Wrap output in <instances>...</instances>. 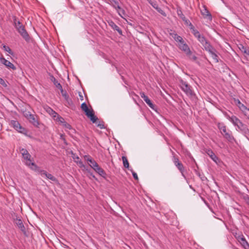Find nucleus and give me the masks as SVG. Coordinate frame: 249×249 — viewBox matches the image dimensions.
<instances>
[{"label":"nucleus","instance_id":"1","mask_svg":"<svg viewBox=\"0 0 249 249\" xmlns=\"http://www.w3.org/2000/svg\"><path fill=\"white\" fill-rule=\"evenodd\" d=\"M13 24L18 33L26 41H29L30 37L25 27L16 16H13Z\"/></svg>","mask_w":249,"mask_h":249},{"label":"nucleus","instance_id":"2","mask_svg":"<svg viewBox=\"0 0 249 249\" xmlns=\"http://www.w3.org/2000/svg\"><path fill=\"white\" fill-rule=\"evenodd\" d=\"M20 152L22 154L23 158L26 160L25 164L33 170H36L37 168V166L31 160V156L28 151L24 148L20 149Z\"/></svg>","mask_w":249,"mask_h":249},{"label":"nucleus","instance_id":"3","mask_svg":"<svg viewBox=\"0 0 249 249\" xmlns=\"http://www.w3.org/2000/svg\"><path fill=\"white\" fill-rule=\"evenodd\" d=\"M217 127L220 130L221 133L227 140L230 142H232L234 141V138L232 135L231 132L227 129L226 125L223 124L218 123Z\"/></svg>","mask_w":249,"mask_h":249},{"label":"nucleus","instance_id":"4","mask_svg":"<svg viewBox=\"0 0 249 249\" xmlns=\"http://www.w3.org/2000/svg\"><path fill=\"white\" fill-rule=\"evenodd\" d=\"M81 108L84 111L86 115L90 119V120L93 123H96L98 120V118L94 115V110L92 108L89 109L86 103H83L81 104Z\"/></svg>","mask_w":249,"mask_h":249},{"label":"nucleus","instance_id":"5","mask_svg":"<svg viewBox=\"0 0 249 249\" xmlns=\"http://www.w3.org/2000/svg\"><path fill=\"white\" fill-rule=\"evenodd\" d=\"M194 35L197 38L205 50H209L210 48H211V46H212L210 44V42L203 36L201 35L198 31L196 32Z\"/></svg>","mask_w":249,"mask_h":249},{"label":"nucleus","instance_id":"6","mask_svg":"<svg viewBox=\"0 0 249 249\" xmlns=\"http://www.w3.org/2000/svg\"><path fill=\"white\" fill-rule=\"evenodd\" d=\"M179 86L187 95L192 96L194 95L193 92L191 89V86L181 79L179 80Z\"/></svg>","mask_w":249,"mask_h":249},{"label":"nucleus","instance_id":"7","mask_svg":"<svg viewBox=\"0 0 249 249\" xmlns=\"http://www.w3.org/2000/svg\"><path fill=\"white\" fill-rule=\"evenodd\" d=\"M237 127L246 137L249 136V129L246 124L241 122L238 124Z\"/></svg>","mask_w":249,"mask_h":249},{"label":"nucleus","instance_id":"8","mask_svg":"<svg viewBox=\"0 0 249 249\" xmlns=\"http://www.w3.org/2000/svg\"><path fill=\"white\" fill-rule=\"evenodd\" d=\"M10 124L17 131L23 133L25 130L24 128L22 127L18 121L16 120H11Z\"/></svg>","mask_w":249,"mask_h":249},{"label":"nucleus","instance_id":"9","mask_svg":"<svg viewBox=\"0 0 249 249\" xmlns=\"http://www.w3.org/2000/svg\"><path fill=\"white\" fill-rule=\"evenodd\" d=\"M201 13L204 18H208L211 21L212 20V16L205 5L203 6L202 9H201Z\"/></svg>","mask_w":249,"mask_h":249},{"label":"nucleus","instance_id":"10","mask_svg":"<svg viewBox=\"0 0 249 249\" xmlns=\"http://www.w3.org/2000/svg\"><path fill=\"white\" fill-rule=\"evenodd\" d=\"M92 169L100 176L104 178H106L107 175L106 173L103 169L99 166L98 163L95 165L94 167H92Z\"/></svg>","mask_w":249,"mask_h":249},{"label":"nucleus","instance_id":"11","mask_svg":"<svg viewBox=\"0 0 249 249\" xmlns=\"http://www.w3.org/2000/svg\"><path fill=\"white\" fill-rule=\"evenodd\" d=\"M140 95L142 98L146 103L149 107L153 109H154L155 105L152 103L151 101L149 99L144 92H141Z\"/></svg>","mask_w":249,"mask_h":249},{"label":"nucleus","instance_id":"12","mask_svg":"<svg viewBox=\"0 0 249 249\" xmlns=\"http://www.w3.org/2000/svg\"><path fill=\"white\" fill-rule=\"evenodd\" d=\"M178 48L186 53H190V49L188 45L184 42V40L180 43H178Z\"/></svg>","mask_w":249,"mask_h":249},{"label":"nucleus","instance_id":"13","mask_svg":"<svg viewBox=\"0 0 249 249\" xmlns=\"http://www.w3.org/2000/svg\"><path fill=\"white\" fill-rule=\"evenodd\" d=\"M206 51L209 53L216 63L218 62V56L216 54V51L213 46H211V48H210L209 50H206Z\"/></svg>","mask_w":249,"mask_h":249},{"label":"nucleus","instance_id":"14","mask_svg":"<svg viewBox=\"0 0 249 249\" xmlns=\"http://www.w3.org/2000/svg\"><path fill=\"white\" fill-rule=\"evenodd\" d=\"M227 118H228L235 126H237L241 121L235 116L232 115L230 116L229 115H226Z\"/></svg>","mask_w":249,"mask_h":249},{"label":"nucleus","instance_id":"15","mask_svg":"<svg viewBox=\"0 0 249 249\" xmlns=\"http://www.w3.org/2000/svg\"><path fill=\"white\" fill-rule=\"evenodd\" d=\"M0 62L4 64L5 66H6L7 68L12 69L13 70H15L16 69V67L13 64L11 63L10 61L7 60L4 58H0Z\"/></svg>","mask_w":249,"mask_h":249},{"label":"nucleus","instance_id":"16","mask_svg":"<svg viewBox=\"0 0 249 249\" xmlns=\"http://www.w3.org/2000/svg\"><path fill=\"white\" fill-rule=\"evenodd\" d=\"M62 95L65 98L67 104L68 106H71L73 104V102L71 99L69 97V95L66 91H64L63 89L60 90Z\"/></svg>","mask_w":249,"mask_h":249},{"label":"nucleus","instance_id":"17","mask_svg":"<svg viewBox=\"0 0 249 249\" xmlns=\"http://www.w3.org/2000/svg\"><path fill=\"white\" fill-rule=\"evenodd\" d=\"M240 110L244 113V115L249 120V108H247L242 103L238 107Z\"/></svg>","mask_w":249,"mask_h":249},{"label":"nucleus","instance_id":"18","mask_svg":"<svg viewBox=\"0 0 249 249\" xmlns=\"http://www.w3.org/2000/svg\"><path fill=\"white\" fill-rule=\"evenodd\" d=\"M206 152L213 161L217 163L219 161V159L212 150L208 149L206 150Z\"/></svg>","mask_w":249,"mask_h":249},{"label":"nucleus","instance_id":"19","mask_svg":"<svg viewBox=\"0 0 249 249\" xmlns=\"http://www.w3.org/2000/svg\"><path fill=\"white\" fill-rule=\"evenodd\" d=\"M108 23L109 26H110L113 29L117 31L120 35H122V30L113 21H111L109 22Z\"/></svg>","mask_w":249,"mask_h":249},{"label":"nucleus","instance_id":"20","mask_svg":"<svg viewBox=\"0 0 249 249\" xmlns=\"http://www.w3.org/2000/svg\"><path fill=\"white\" fill-rule=\"evenodd\" d=\"M51 80L53 82V84L55 86V87L59 89H60V90L63 89L61 85L58 82L57 80L54 76H52Z\"/></svg>","mask_w":249,"mask_h":249},{"label":"nucleus","instance_id":"21","mask_svg":"<svg viewBox=\"0 0 249 249\" xmlns=\"http://www.w3.org/2000/svg\"><path fill=\"white\" fill-rule=\"evenodd\" d=\"M239 242L245 249H249V244L245 238L241 237L240 238Z\"/></svg>","mask_w":249,"mask_h":249},{"label":"nucleus","instance_id":"22","mask_svg":"<svg viewBox=\"0 0 249 249\" xmlns=\"http://www.w3.org/2000/svg\"><path fill=\"white\" fill-rule=\"evenodd\" d=\"M172 37L175 39V40L178 43H180L183 41V38L181 36H178V34L176 33H171L170 34Z\"/></svg>","mask_w":249,"mask_h":249},{"label":"nucleus","instance_id":"23","mask_svg":"<svg viewBox=\"0 0 249 249\" xmlns=\"http://www.w3.org/2000/svg\"><path fill=\"white\" fill-rule=\"evenodd\" d=\"M175 165L177 167L178 170L180 172L182 175L183 176H184L183 173L184 172L185 169H184V167L183 164L180 161H179V162H178Z\"/></svg>","mask_w":249,"mask_h":249},{"label":"nucleus","instance_id":"24","mask_svg":"<svg viewBox=\"0 0 249 249\" xmlns=\"http://www.w3.org/2000/svg\"><path fill=\"white\" fill-rule=\"evenodd\" d=\"M17 225L18 228L24 233L26 232L25 228L22 223V221L20 219H18L17 221Z\"/></svg>","mask_w":249,"mask_h":249},{"label":"nucleus","instance_id":"25","mask_svg":"<svg viewBox=\"0 0 249 249\" xmlns=\"http://www.w3.org/2000/svg\"><path fill=\"white\" fill-rule=\"evenodd\" d=\"M29 121L35 126L37 127L39 125V123L34 115L33 116V117L29 118Z\"/></svg>","mask_w":249,"mask_h":249},{"label":"nucleus","instance_id":"26","mask_svg":"<svg viewBox=\"0 0 249 249\" xmlns=\"http://www.w3.org/2000/svg\"><path fill=\"white\" fill-rule=\"evenodd\" d=\"M239 48L242 53L248 55H249V49L248 48H247L242 45H240V46L239 47Z\"/></svg>","mask_w":249,"mask_h":249},{"label":"nucleus","instance_id":"27","mask_svg":"<svg viewBox=\"0 0 249 249\" xmlns=\"http://www.w3.org/2000/svg\"><path fill=\"white\" fill-rule=\"evenodd\" d=\"M122 160H123V162L124 166L125 168H126L128 170H129V164L128 161V160L127 159V158L126 157H125V156H123L122 157Z\"/></svg>","mask_w":249,"mask_h":249},{"label":"nucleus","instance_id":"28","mask_svg":"<svg viewBox=\"0 0 249 249\" xmlns=\"http://www.w3.org/2000/svg\"><path fill=\"white\" fill-rule=\"evenodd\" d=\"M187 56L189 57V58L193 61H196L197 59L196 56L193 54L191 51H190V53H186Z\"/></svg>","mask_w":249,"mask_h":249},{"label":"nucleus","instance_id":"29","mask_svg":"<svg viewBox=\"0 0 249 249\" xmlns=\"http://www.w3.org/2000/svg\"><path fill=\"white\" fill-rule=\"evenodd\" d=\"M45 109L46 110V111L49 113L50 115H51V114H55V115H57V113L55 112L53 109H52L51 107H48L47 106L45 108Z\"/></svg>","mask_w":249,"mask_h":249},{"label":"nucleus","instance_id":"30","mask_svg":"<svg viewBox=\"0 0 249 249\" xmlns=\"http://www.w3.org/2000/svg\"><path fill=\"white\" fill-rule=\"evenodd\" d=\"M45 177L52 181H56V178L51 174H45Z\"/></svg>","mask_w":249,"mask_h":249},{"label":"nucleus","instance_id":"31","mask_svg":"<svg viewBox=\"0 0 249 249\" xmlns=\"http://www.w3.org/2000/svg\"><path fill=\"white\" fill-rule=\"evenodd\" d=\"M88 162H89V165L92 168V167H94V166L97 164L96 161L92 159L91 160H90Z\"/></svg>","mask_w":249,"mask_h":249},{"label":"nucleus","instance_id":"32","mask_svg":"<svg viewBox=\"0 0 249 249\" xmlns=\"http://www.w3.org/2000/svg\"><path fill=\"white\" fill-rule=\"evenodd\" d=\"M118 13L121 17H122L123 18H124V17H125L126 16V14L125 11L123 9H122L120 11H118Z\"/></svg>","mask_w":249,"mask_h":249},{"label":"nucleus","instance_id":"33","mask_svg":"<svg viewBox=\"0 0 249 249\" xmlns=\"http://www.w3.org/2000/svg\"><path fill=\"white\" fill-rule=\"evenodd\" d=\"M188 26H189L190 29L192 31V33L193 34V35H195L196 32H198L197 30L195 29L194 26L193 25L191 22H190V23H189V24Z\"/></svg>","mask_w":249,"mask_h":249},{"label":"nucleus","instance_id":"34","mask_svg":"<svg viewBox=\"0 0 249 249\" xmlns=\"http://www.w3.org/2000/svg\"><path fill=\"white\" fill-rule=\"evenodd\" d=\"M178 15L179 17V18H181L182 20L186 18L181 10L178 11Z\"/></svg>","mask_w":249,"mask_h":249},{"label":"nucleus","instance_id":"35","mask_svg":"<svg viewBox=\"0 0 249 249\" xmlns=\"http://www.w3.org/2000/svg\"><path fill=\"white\" fill-rule=\"evenodd\" d=\"M56 120L57 121H58V122H60L61 124H63L66 122L64 120V118H63L62 117L59 116V115H57V117L56 119Z\"/></svg>","mask_w":249,"mask_h":249},{"label":"nucleus","instance_id":"36","mask_svg":"<svg viewBox=\"0 0 249 249\" xmlns=\"http://www.w3.org/2000/svg\"><path fill=\"white\" fill-rule=\"evenodd\" d=\"M3 49L4 51L8 52L10 54H12V51L8 46L4 45L3 46Z\"/></svg>","mask_w":249,"mask_h":249},{"label":"nucleus","instance_id":"37","mask_svg":"<svg viewBox=\"0 0 249 249\" xmlns=\"http://www.w3.org/2000/svg\"><path fill=\"white\" fill-rule=\"evenodd\" d=\"M108 0L110 2L111 4L112 5V6L113 7L114 6H116V5L119 3L118 1H117V0Z\"/></svg>","mask_w":249,"mask_h":249},{"label":"nucleus","instance_id":"38","mask_svg":"<svg viewBox=\"0 0 249 249\" xmlns=\"http://www.w3.org/2000/svg\"><path fill=\"white\" fill-rule=\"evenodd\" d=\"M77 162L79 164V165L80 167L84 168L86 170V169H88V168L86 167V166L83 164V162L81 160L77 161Z\"/></svg>","mask_w":249,"mask_h":249},{"label":"nucleus","instance_id":"39","mask_svg":"<svg viewBox=\"0 0 249 249\" xmlns=\"http://www.w3.org/2000/svg\"><path fill=\"white\" fill-rule=\"evenodd\" d=\"M86 171L88 172L89 176L90 177V178H95V179H97V178H95V177L94 175V174L92 172H90V170L88 168L86 169Z\"/></svg>","mask_w":249,"mask_h":249},{"label":"nucleus","instance_id":"40","mask_svg":"<svg viewBox=\"0 0 249 249\" xmlns=\"http://www.w3.org/2000/svg\"><path fill=\"white\" fill-rule=\"evenodd\" d=\"M156 10L162 15L164 16H166L165 13L160 7H158L157 9Z\"/></svg>","mask_w":249,"mask_h":249},{"label":"nucleus","instance_id":"41","mask_svg":"<svg viewBox=\"0 0 249 249\" xmlns=\"http://www.w3.org/2000/svg\"><path fill=\"white\" fill-rule=\"evenodd\" d=\"M131 172H132V175H133V178L136 179V180H138V175L136 173H135L134 171H133V170L132 169H130V170Z\"/></svg>","mask_w":249,"mask_h":249},{"label":"nucleus","instance_id":"42","mask_svg":"<svg viewBox=\"0 0 249 249\" xmlns=\"http://www.w3.org/2000/svg\"><path fill=\"white\" fill-rule=\"evenodd\" d=\"M172 160L175 165L178 162H179L178 158L175 156H173Z\"/></svg>","mask_w":249,"mask_h":249},{"label":"nucleus","instance_id":"43","mask_svg":"<svg viewBox=\"0 0 249 249\" xmlns=\"http://www.w3.org/2000/svg\"><path fill=\"white\" fill-rule=\"evenodd\" d=\"M66 128H68L69 129H71V125L67 123L66 122H65L63 124Z\"/></svg>","mask_w":249,"mask_h":249},{"label":"nucleus","instance_id":"44","mask_svg":"<svg viewBox=\"0 0 249 249\" xmlns=\"http://www.w3.org/2000/svg\"><path fill=\"white\" fill-rule=\"evenodd\" d=\"M0 84L2 85L4 87H7V84H6L5 82L3 79L0 78Z\"/></svg>","mask_w":249,"mask_h":249},{"label":"nucleus","instance_id":"45","mask_svg":"<svg viewBox=\"0 0 249 249\" xmlns=\"http://www.w3.org/2000/svg\"><path fill=\"white\" fill-rule=\"evenodd\" d=\"M234 101L235 104L238 107L240 106V104H241V103L239 99H234Z\"/></svg>","mask_w":249,"mask_h":249},{"label":"nucleus","instance_id":"46","mask_svg":"<svg viewBox=\"0 0 249 249\" xmlns=\"http://www.w3.org/2000/svg\"><path fill=\"white\" fill-rule=\"evenodd\" d=\"M33 115H34L31 114L29 112L26 113L25 115V117L28 119V120H29V118L33 117Z\"/></svg>","mask_w":249,"mask_h":249},{"label":"nucleus","instance_id":"47","mask_svg":"<svg viewBox=\"0 0 249 249\" xmlns=\"http://www.w3.org/2000/svg\"><path fill=\"white\" fill-rule=\"evenodd\" d=\"M84 159L88 162H89L90 160L92 159V158L89 155H85L84 156Z\"/></svg>","mask_w":249,"mask_h":249},{"label":"nucleus","instance_id":"48","mask_svg":"<svg viewBox=\"0 0 249 249\" xmlns=\"http://www.w3.org/2000/svg\"><path fill=\"white\" fill-rule=\"evenodd\" d=\"M114 8H115V9L117 11L118 13V11H120L123 9L119 6V3L117 4V5H116V6H114Z\"/></svg>","mask_w":249,"mask_h":249},{"label":"nucleus","instance_id":"49","mask_svg":"<svg viewBox=\"0 0 249 249\" xmlns=\"http://www.w3.org/2000/svg\"><path fill=\"white\" fill-rule=\"evenodd\" d=\"M182 20L184 21V22L185 24H186V25H187V26H188V25L189 24V23H190V22H190L188 19H187L186 18H185V19H183V20Z\"/></svg>","mask_w":249,"mask_h":249},{"label":"nucleus","instance_id":"50","mask_svg":"<svg viewBox=\"0 0 249 249\" xmlns=\"http://www.w3.org/2000/svg\"><path fill=\"white\" fill-rule=\"evenodd\" d=\"M97 126L100 127V128H101V129H103V128H105L104 124H103L101 123L100 122H99V123L97 124Z\"/></svg>","mask_w":249,"mask_h":249},{"label":"nucleus","instance_id":"51","mask_svg":"<svg viewBox=\"0 0 249 249\" xmlns=\"http://www.w3.org/2000/svg\"><path fill=\"white\" fill-rule=\"evenodd\" d=\"M150 4L156 9H157L158 7V6L157 5V4L156 3L152 2V3H150Z\"/></svg>","mask_w":249,"mask_h":249},{"label":"nucleus","instance_id":"52","mask_svg":"<svg viewBox=\"0 0 249 249\" xmlns=\"http://www.w3.org/2000/svg\"><path fill=\"white\" fill-rule=\"evenodd\" d=\"M45 174H48V173L44 170L41 171V175L42 176H45Z\"/></svg>","mask_w":249,"mask_h":249},{"label":"nucleus","instance_id":"53","mask_svg":"<svg viewBox=\"0 0 249 249\" xmlns=\"http://www.w3.org/2000/svg\"><path fill=\"white\" fill-rule=\"evenodd\" d=\"M53 117L55 118L56 116H57V115H58V114L57 115H55V114H51V115Z\"/></svg>","mask_w":249,"mask_h":249},{"label":"nucleus","instance_id":"54","mask_svg":"<svg viewBox=\"0 0 249 249\" xmlns=\"http://www.w3.org/2000/svg\"><path fill=\"white\" fill-rule=\"evenodd\" d=\"M80 97V99L81 100H83V97L82 95H79Z\"/></svg>","mask_w":249,"mask_h":249},{"label":"nucleus","instance_id":"55","mask_svg":"<svg viewBox=\"0 0 249 249\" xmlns=\"http://www.w3.org/2000/svg\"><path fill=\"white\" fill-rule=\"evenodd\" d=\"M149 3H152L151 0H147Z\"/></svg>","mask_w":249,"mask_h":249},{"label":"nucleus","instance_id":"56","mask_svg":"<svg viewBox=\"0 0 249 249\" xmlns=\"http://www.w3.org/2000/svg\"><path fill=\"white\" fill-rule=\"evenodd\" d=\"M76 160H79V158L78 157H76Z\"/></svg>","mask_w":249,"mask_h":249}]
</instances>
